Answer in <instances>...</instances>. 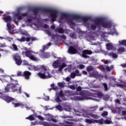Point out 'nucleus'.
I'll return each mask as SVG.
<instances>
[{
	"instance_id": "f257e3e1",
	"label": "nucleus",
	"mask_w": 126,
	"mask_h": 126,
	"mask_svg": "<svg viewBox=\"0 0 126 126\" xmlns=\"http://www.w3.org/2000/svg\"><path fill=\"white\" fill-rule=\"evenodd\" d=\"M60 16V18L58 19V21L59 23H63V22H67L69 25L71 27L72 29H74L75 27V24L73 22V20H75L77 22H83L84 25L86 26L88 29H90L92 30H95L96 27L98 28L99 34L100 35L101 38H106L108 37V35L110 34L113 35V34H116L118 35V32L116 31L115 29L111 30L110 32H100L101 30V26L103 28H111L114 26L113 22L111 21H108L105 20L103 18H97L93 21V23L90 24L89 23V19L86 17H82L79 15H73L69 16L65 13H60L59 11L55 10V21Z\"/></svg>"
},
{
	"instance_id": "f03ea898",
	"label": "nucleus",
	"mask_w": 126,
	"mask_h": 126,
	"mask_svg": "<svg viewBox=\"0 0 126 126\" xmlns=\"http://www.w3.org/2000/svg\"><path fill=\"white\" fill-rule=\"evenodd\" d=\"M76 91L74 93L73 95H79L80 96H76L71 97L72 100L74 101H84V100H93L95 102H99L100 99L95 98H103L105 101H108L110 98L109 95H104L102 92L98 90H92L93 92L91 93L87 90H82V88L80 86L76 88ZM94 97L95 98H93Z\"/></svg>"
},
{
	"instance_id": "7ed1b4c3",
	"label": "nucleus",
	"mask_w": 126,
	"mask_h": 126,
	"mask_svg": "<svg viewBox=\"0 0 126 126\" xmlns=\"http://www.w3.org/2000/svg\"><path fill=\"white\" fill-rule=\"evenodd\" d=\"M28 68L30 70H40L41 72L38 73L37 75L42 78V79H46L47 78H51L52 75H51V71L48 68H47L46 66L42 65H38L35 66L32 64H29Z\"/></svg>"
},
{
	"instance_id": "20e7f679",
	"label": "nucleus",
	"mask_w": 126,
	"mask_h": 126,
	"mask_svg": "<svg viewBox=\"0 0 126 126\" xmlns=\"http://www.w3.org/2000/svg\"><path fill=\"white\" fill-rule=\"evenodd\" d=\"M73 111L76 116L79 117H84V118H93V119H99L100 116L97 114L89 113L87 111H84L81 109V106L79 104L77 105L73 109Z\"/></svg>"
},
{
	"instance_id": "39448f33",
	"label": "nucleus",
	"mask_w": 126,
	"mask_h": 126,
	"mask_svg": "<svg viewBox=\"0 0 126 126\" xmlns=\"http://www.w3.org/2000/svg\"><path fill=\"white\" fill-rule=\"evenodd\" d=\"M10 80L12 83L7 84V86L5 88V91L8 92L9 89H12L13 92H16L18 94H21V88L22 86L18 84V82L17 80H14L12 77H10Z\"/></svg>"
},
{
	"instance_id": "423d86ee",
	"label": "nucleus",
	"mask_w": 126,
	"mask_h": 126,
	"mask_svg": "<svg viewBox=\"0 0 126 126\" xmlns=\"http://www.w3.org/2000/svg\"><path fill=\"white\" fill-rule=\"evenodd\" d=\"M0 98L1 99H2L3 100H4L7 103H10V102H12V104L13 105H14L15 108H16V107H20L21 108H24V105H23L21 103L17 102V100L14 99V98L8 96L7 95H4V94H3L1 95L0 96Z\"/></svg>"
},
{
	"instance_id": "0eeeda50",
	"label": "nucleus",
	"mask_w": 126,
	"mask_h": 126,
	"mask_svg": "<svg viewBox=\"0 0 126 126\" xmlns=\"http://www.w3.org/2000/svg\"><path fill=\"white\" fill-rule=\"evenodd\" d=\"M22 53L23 56L29 58L32 61H34V62H38L39 61V59L34 55V53L31 50L27 49L26 47H24L22 49Z\"/></svg>"
},
{
	"instance_id": "6e6552de",
	"label": "nucleus",
	"mask_w": 126,
	"mask_h": 126,
	"mask_svg": "<svg viewBox=\"0 0 126 126\" xmlns=\"http://www.w3.org/2000/svg\"><path fill=\"white\" fill-rule=\"evenodd\" d=\"M52 66L54 68H58V67H59L58 71H59V72H62V71H63V69L64 67H66V64L63 63L62 58H59L57 61L53 62Z\"/></svg>"
},
{
	"instance_id": "1a4fd4ad",
	"label": "nucleus",
	"mask_w": 126,
	"mask_h": 126,
	"mask_svg": "<svg viewBox=\"0 0 126 126\" xmlns=\"http://www.w3.org/2000/svg\"><path fill=\"white\" fill-rule=\"evenodd\" d=\"M121 82L122 84H118L115 83L116 82V79L115 78H110V82L109 83L110 86H113V87H115L117 86V87H120V88H122L124 90L126 91V82H124V81L121 80Z\"/></svg>"
},
{
	"instance_id": "9d476101",
	"label": "nucleus",
	"mask_w": 126,
	"mask_h": 126,
	"mask_svg": "<svg viewBox=\"0 0 126 126\" xmlns=\"http://www.w3.org/2000/svg\"><path fill=\"white\" fill-rule=\"evenodd\" d=\"M60 97L64 101H66V97L64 96V95H63V91L62 90H61L59 93H56L55 99H51V101L54 103H61L62 100L60 98Z\"/></svg>"
},
{
	"instance_id": "9b49d317",
	"label": "nucleus",
	"mask_w": 126,
	"mask_h": 126,
	"mask_svg": "<svg viewBox=\"0 0 126 126\" xmlns=\"http://www.w3.org/2000/svg\"><path fill=\"white\" fill-rule=\"evenodd\" d=\"M67 46H70L68 50V54L70 55H74L77 53V49H78V45L76 43L70 42L69 44H66Z\"/></svg>"
},
{
	"instance_id": "f8f14e48",
	"label": "nucleus",
	"mask_w": 126,
	"mask_h": 126,
	"mask_svg": "<svg viewBox=\"0 0 126 126\" xmlns=\"http://www.w3.org/2000/svg\"><path fill=\"white\" fill-rule=\"evenodd\" d=\"M63 108L62 107V106L60 105H59L56 106V109L60 111V112H62L63 110L67 112H71V104L70 103H64L63 104Z\"/></svg>"
},
{
	"instance_id": "ddd939ff",
	"label": "nucleus",
	"mask_w": 126,
	"mask_h": 126,
	"mask_svg": "<svg viewBox=\"0 0 126 126\" xmlns=\"http://www.w3.org/2000/svg\"><path fill=\"white\" fill-rule=\"evenodd\" d=\"M124 108L123 107H117L113 108L111 109L112 112L113 114H121V113L122 112V116H126V111H125Z\"/></svg>"
},
{
	"instance_id": "4468645a",
	"label": "nucleus",
	"mask_w": 126,
	"mask_h": 126,
	"mask_svg": "<svg viewBox=\"0 0 126 126\" xmlns=\"http://www.w3.org/2000/svg\"><path fill=\"white\" fill-rule=\"evenodd\" d=\"M50 126H76V125L70 122L65 121L64 124L62 123H59L58 124H52L50 123Z\"/></svg>"
},
{
	"instance_id": "2eb2a0df",
	"label": "nucleus",
	"mask_w": 126,
	"mask_h": 126,
	"mask_svg": "<svg viewBox=\"0 0 126 126\" xmlns=\"http://www.w3.org/2000/svg\"><path fill=\"white\" fill-rule=\"evenodd\" d=\"M13 59L15 61V63L17 65H21L22 63V60H21V57L18 55V54H15L13 56Z\"/></svg>"
},
{
	"instance_id": "dca6fc26",
	"label": "nucleus",
	"mask_w": 126,
	"mask_h": 126,
	"mask_svg": "<svg viewBox=\"0 0 126 126\" xmlns=\"http://www.w3.org/2000/svg\"><path fill=\"white\" fill-rule=\"evenodd\" d=\"M90 76L91 77H94V78H99L100 80L103 79V76L99 74L98 72L95 70L92 72H90Z\"/></svg>"
},
{
	"instance_id": "f3484780",
	"label": "nucleus",
	"mask_w": 126,
	"mask_h": 126,
	"mask_svg": "<svg viewBox=\"0 0 126 126\" xmlns=\"http://www.w3.org/2000/svg\"><path fill=\"white\" fill-rule=\"evenodd\" d=\"M36 118H37L39 119V120H40V121H44V118H43L42 116L40 115H35L34 114L30 115L28 117H27L26 119V120H30V121H34Z\"/></svg>"
},
{
	"instance_id": "a211bd4d",
	"label": "nucleus",
	"mask_w": 126,
	"mask_h": 126,
	"mask_svg": "<svg viewBox=\"0 0 126 126\" xmlns=\"http://www.w3.org/2000/svg\"><path fill=\"white\" fill-rule=\"evenodd\" d=\"M17 41H19V42H29L31 40L32 41H36L37 40V38L36 37H25V36H23L21 39H17Z\"/></svg>"
},
{
	"instance_id": "6ab92c4d",
	"label": "nucleus",
	"mask_w": 126,
	"mask_h": 126,
	"mask_svg": "<svg viewBox=\"0 0 126 126\" xmlns=\"http://www.w3.org/2000/svg\"><path fill=\"white\" fill-rule=\"evenodd\" d=\"M46 117V120L48 121L49 122H54V123H57L58 120L55 119V117L53 116V115L50 114H45Z\"/></svg>"
},
{
	"instance_id": "aec40b11",
	"label": "nucleus",
	"mask_w": 126,
	"mask_h": 126,
	"mask_svg": "<svg viewBox=\"0 0 126 126\" xmlns=\"http://www.w3.org/2000/svg\"><path fill=\"white\" fill-rule=\"evenodd\" d=\"M64 32L66 34H68V33H69V30L64 31L63 29L62 28H58L57 29H55V32L56 33H59L60 34H63V33H64Z\"/></svg>"
},
{
	"instance_id": "412c9836",
	"label": "nucleus",
	"mask_w": 126,
	"mask_h": 126,
	"mask_svg": "<svg viewBox=\"0 0 126 126\" xmlns=\"http://www.w3.org/2000/svg\"><path fill=\"white\" fill-rule=\"evenodd\" d=\"M40 52L39 56L41 59H48L51 57V55L49 53H44V51L42 50Z\"/></svg>"
},
{
	"instance_id": "4be33fe9",
	"label": "nucleus",
	"mask_w": 126,
	"mask_h": 126,
	"mask_svg": "<svg viewBox=\"0 0 126 126\" xmlns=\"http://www.w3.org/2000/svg\"><path fill=\"white\" fill-rule=\"evenodd\" d=\"M92 51H90V50H84L82 52V57L83 58H85V59H87L88 58V56H87V55H92Z\"/></svg>"
},
{
	"instance_id": "5701e85b",
	"label": "nucleus",
	"mask_w": 126,
	"mask_h": 126,
	"mask_svg": "<svg viewBox=\"0 0 126 126\" xmlns=\"http://www.w3.org/2000/svg\"><path fill=\"white\" fill-rule=\"evenodd\" d=\"M97 37H96V34H92V35H89L86 37L87 41L91 42V41H94L96 40Z\"/></svg>"
},
{
	"instance_id": "b1692460",
	"label": "nucleus",
	"mask_w": 126,
	"mask_h": 126,
	"mask_svg": "<svg viewBox=\"0 0 126 126\" xmlns=\"http://www.w3.org/2000/svg\"><path fill=\"white\" fill-rule=\"evenodd\" d=\"M7 28L10 34H12L13 33V28H12V26L10 23H7Z\"/></svg>"
},
{
	"instance_id": "393cba45",
	"label": "nucleus",
	"mask_w": 126,
	"mask_h": 126,
	"mask_svg": "<svg viewBox=\"0 0 126 126\" xmlns=\"http://www.w3.org/2000/svg\"><path fill=\"white\" fill-rule=\"evenodd\" d=\"M106 48L108 51H110L111 50H114L115 47H114V45H113L112 43H109L106 44Z\"/></svg>"
},
{
	"instance_id": "a878e982",
	"label": "nucleus",
	"mask_w": 126,
	"mask_h": 126,
	"mask_svg": "<svg viewBox=\"0 0 126 126\" xmlns=\"http://www.w3.org/2000/svg\"><path fill=\"white\" fill-rule=\"evenodd\" d=\"M23 74L26 79H29L30 75H31V72L28 71H25L24 72Z\"/></svg>"
},
{
	"instance_id": "bb28decb",
	"label": "nucleus",
	"mask_w": 126,
	"mask_h": 126,
	"mask_svg": "<svg viewBox=\"0 0 126 126\" xmlns=\"http://www.w3.org/2000/svg\"><path fill=\"white\" fill-rule=\"evenodd\" d=\"M45 31L46 32V34H47V35H48L49 36L51 37V38H54L55 37H56V35H54V34H53V32H50V31H49V30L47 29Z\"/></svg>"
},
{
	"instance_id": "cd10ccee",
	"label": "nucleus",
	"mask_w": 126,
	"mask_h": 126,
	"mask_svg": "<svg viewBox=\"0 0 126 126\" xmlns=\"http://www.w3.org/2000/svg\"><path fill=\"white\" fill-rule=\"evenodd\" d=\"M104 120L103 118L99 120H94V124H99V125H104Z\"/></svg>"
},
{
	"instance_id": "c85d7f7f",
	"label": "nucleus",
	"mask_w": 126,
	"mask_h": 126,
	"mask_svg": "<svg viewBox=\"0 0 126 126\" xmlns=\"http://www.w3.org/2000/svg\"><path fill=\"white\" fill-rule=\"evenodd\" d=\"M73 69L72 68V65L69 64L67 65V67L64 69L65 71H68L69 72H71V71Z\"/></svg>"
},
{
	"instance_id": "c756f323",
	"label": "nucleus",
	"mask_w": 126,
	"mask_h": 126,
	"mask_svg": "<svg viewBox=\"0 0 126 126\" xmlns=\"http://www.w3.org/2000/svg\"><path fill=\"white\" fill-rule=\"evenodd\" d=\"M85 122L86 123H87V124H89L90 125H91V124H95V120L94 119H86L85 120Z\"/></svg>"
},
{
	"instance_id": "7c9ffc66",
	"label": "nucleus",
	"mask_w": 126,
	"mask_h": 126,
	"mask_svg": "<svg viewBox=\"0 0 126 126\" xmlns=\"http://www.w3.org/2000/svg\"><path fill=\"white\" fill-rule=\"evenodd\" d=\"M58 86L60 88H63V87H65V82H64L63 81L61 82H58Z\"/></svg>"
},
{
	"instance_id": "2f4dec72",
	"label": "nucleus",
	"mask_w": 126,
	"mask_h": 126,
	"mask_svg": "<svg viewBox=\"0 0 126 126\" xmlns=\"http://www.w3.org/2000/svg\"><path fill=\"white\" fill-rule=\"evenodd\" d=\"M51 45V43L49 42L47 44L45 45H43L42 46V50L41 51H44L45 50L48 49V48L50 47Z\"/></svg>"
},
{
	"instance_id": "473e14b6",
	"label": "nucleus",
	"mask_w": 126,
	"mask_h": 126,
	"mask_svg": "<svg viewBox=\"0 0 126 126\" xmlns=\"http://www.w3.org/2000/svg\"><path fill=\"white\" fill-rule=\"evenodd\" d=\"M4 20L5 22H6V23H8L11 21V17L10 16H7L5 18H4Z\"/></svg>"
},
{
	"instance_id": "72a5a7b5",
	"label": "nucleus",
	"mask_w": 126,
	"mask_h": 126,
	"mask_svg": "<svg viewBox=\"0 0 126 126\" xmlns=\"http://www.w3.org/2000/svg\"><path fill=\"white\" fill-rule=\"evenodd\" d=\"M40 125H41L43 126H51V123H48L47 122H40Z\"/></svg>"
},
{
	"instance_id": "f704fd0d",
	"label": "nucleus",
	"mask_w": 126,
	"mask_h": 126,
	"mask_svg": "<svg viewBox=\"0 0 126 126\" xmlns=\"http://www.w3.org/2000/svg\"><path fill=\"white\" fill-rule=\"evenodd\" d=\"M10 49L12 50V51H18V48H17V46L16 45L13 44L12 45V47H10Z\"/></svg>"
},
{
	"instance_id": "c9c22d12",
	"label": "nucleus",
	"mask_w": 126,
	"mask_h": 126,
	"mask_svg": "<svg viewBox=\"0 0 126 126\" xmlns=\"http://www.w3.org/2000/svg\"><path fill=\"white\" fill-rule=\"evenodd\" d=\"M51 87L52 88L49 89V91H51V90H55V91H58L59 90V88L58 87L54 85H51Z\"/></svg>"
},
{
	"instance_id": "e433bc0d",
	"label": "nucleus",
	"mask_w": 126,
	"mask_h": 126,
	"mask_svg": "<svg viewBox=\"0 0 126 126\" xmlns=\"http://www.w3.org/2000/svg\"><path fill=\"white\" fill-rule=\"evenodd\" d=\"M108 56H110V57H112L113 59H117L118 58V55L116 53H110L108 54Z\"/></svg>"
},
{
	"instance_id": "4c0bfd02",
	"label": "nucleus",
	"mask_w": 126,
	"mask_h": 126,
	"mask_svg": "<svg viewBox=\"0 0 126 126\" xmlns=\"http://www.w3.org/2000/svg\"><path fill=\"white\" fill-rule=\"evenodd\" d=\"M87 70L88 71L89 74H90V72H92L91 71H93V70H94V68L91 66H89L87 67Z\"/></svg>"
},
{
	"instance_id": "58836bf2",
	"label": "nucleus",
	"mask_w": 126,
	"mask_h": 126,
	"mask_svg": "<svg viewBox=\"0 0 126 126\" xmlns=\"http://www.w3.org/2000/svg\"><path fill=\"white\" fill-rule=\"evenodd\" d=\"M104 125H110V124H113L112 120H105L104 122Z\"/></svg>"
},
{
	"instance_id": "ea45409f",
	"label": "nucleus",
	"mask_w": 126,
	"mask_h": 126,
	"mask_svg": "<svg viewBox=\"0 0 126 126\" xmlns=\"http://www.w3.org/2000/svg\"><path fill=\"white\" fill-rule=\"evenodd\" d=\"M117 52L118 54H122V53H124V52H125V48H120L118 49Z\"/></svg>"
},
{
	"instance_id": "a19ab883",
	"label": "nucleus",
	"mask_w": 126,
	"mask_h": 126,
	"mask_svg": "<svg viewBox=\"0 0 126 126\" xmlns=\"http://www.w3.org/2000/svg\"><path fill=\"white\" fill-rule=\"evenodd\" d=\"M122 101V105H123L124 106H126V96H123Z\"/></svg>"
},
{
	"instance_id": "79ce46f5",
	"label": "nucleus",
	"mask_w": 126,
	"mask_h": 126,
	"mask_svg": "<svg viewBox=\"0 0 126 126\" xmlns=\"http://www.w3.org/2000/svg\"><path fill=\"white\" fill-rule=\"evenodd\" d=\"M113 68H114L113 65H111L110 66H107L106 67V69L107 71H111V70H112V69H113Z\"/></svg>"
},
{
	"instance_id": "37998d69",
	"label": "nucleus",
	"mask_w": 126,
	"mask_h": 126,
	"mask_svg": "<svg viewBox=\"0 0 126 126\" xmlns=\"http://www.w3.org/2000/svg\"><path fill=\"white\" fill-rule=\"evenodd\" d=\"M76 86H77V85L75 86V85H68V87L70 89H72V90H75V89L76 88Z\"/></svg>"
},
{
	"instance_id": "c03bdc74",
	"label": "nucleus",
	"mask_w": 126,
	"mask_h": 126,
	"mask_svg": "<svg viewBox=\"0 0 126 126\" xmlns=\"http://www.w3.org/2000/svg\"><path fill=\"white\" fill-rule=\"evenodd\" d=\"M119 43L120 45H123V46H126V40L119 41Z\"/></svg>"
},
{
	"instance_id": "a18cd8bd",
	"label": "nucleus",
	"mask_w": 126,
	"mask_h": 126,
	"mask_svg": "<svg viewBox=\"0 0 126 126\" xmlns=\"http://www.w3.org/2000/svg\"><path fill=\"white\" fill-rule=\"evenodd\" d=\"M104 88V91H108L109 90V88H108V85L106 83H103L102 84Z\"/></svg>"
},
{
	"instance_id": "49530a36",
	"label": "nucleus",
	"mask_w": 126,
	"mask_h": 126,
	"mask_svg": "<svg viewBox=\"0 0 126 126\" xmlns=\"http://www.w3.org/2000/svg\"><path fill=\"white\" fill-rule=\"evenodd\" d=\"M70 36L73 39H76V34H75V33H74V32H72V33H70Z\"/></svg>"
},
{
	"instance_id": "de8ad7c7",
	"label": "nucleus",
	"mask_w": 126,
	"mask_h": 126,
	"mask_svg": "<svg viewBox=\"0 0 126 126\" xmlns=\"http://www.w3.org/2000/svg\"><path fill=\"white\" fill-rule=\"evenodd\" d=\"M0 38L1 39V40H2V39H4L5 40H8V41H11L12 40V39L10 38L9 37H0Z\"/></svg>"
},
{
	"instance_id": "09e8293b",
	"label": "nucleus",
	"mask_w": 126,
	"mask_h": 126,
	"mask_svg": "<svg viewBox=\"0 0 126 126\" xmlns=\"http://www.w3.org/2000/svg\"><path fill=\"white\" fill-rule=\"evenodd\" d=\"M23 65H27L28 66L29 65V63H28V61L26 60H24L22 62Z\"/></svg>"
},
{
	"instance_id": "8fccbe9b",
	"label": "nucleus",
	"mask_w": 126,
	"mask_h": 126,
	"mask_svg": "<svg viewBox=\"0 0 126 126\" xmlns=\"http://www.w3.org/2000/svg\"><path fill=\"white\" fill-rule=\"evenodd\" d=\"M61 118H62V119H71V118H72V117L71 116H61Z\"/></svg>"
},
{
	"instance_id": "3c124183",
	"label": "nucleus",
	"mask_w": 126,
	"mask_h": 126,
	"mask_svg": "<svg viewBox=\"0 0 126 126\" xmlns=\"http://www.w3.org/2000/svg\"><path fill=\"white\" fill-rule=\"evenodd\" d=\"M75 76H76V75L75 73H74V72L71 73V74H70V77L71 78H75Z\"/></svg>"
},
{
	"instance_id": "603ef678",
	"label": "nucleus",
	"mask_w": 126,
	"mask_h": 126,
	"mask_svg": "<svg viewBox=\"0 0 126 126\" xmlns=\"http://www.w3.org/2000/svg\"><path fill=\"white\" fill-rule=\"evenodd\" d=\"M74 73H75L76 75H77V76H80V75H81V74L79 73V70H76L74 72Z\"/></svg>"
},
{
	"instance_id": "864d4df0",
	"label": "nucleus",
	"mask_w": 126,
	"mask_h": 126,
	"mask_svg": "<svg viewBox=\"0 0 126 126\" xmlns=\"http://www.w3.org/2000/svg\"><path fill=\"white\" fill-rule=\"evenodd\" d=\"M102 117H106V116H108V112L104 111L103 113L101 114Z\"/></svg>"
},
{
	"instance_id": "5fc2aeb1",
	"label": "nucleus",
	"mask_w": 126,
	"mask_h": 126,
	"mask_svg": "<svg viewBox=\"0 0 126 126\" xmlns=\"http://www.w3.org/2000/svg\"><path fill=\"white\" fill-rule=\"evenodd\" d=\"M85 66L83 64H80L78 66V68H79V69H83Z\"/></svg>"
},
{
	"instance_id": "6e6d98bb",
	"label": "nucleus",
	"mask_w": 126,
	"mask_h": 126,
	"mask_svg": "<svg viewBox=\"0 0 126 126\" xmlns=\"http://www.w3.org/2000/svg\"><path fill=\"white\" fill-rule=\"evenodd\" d=\"M49 107L50 106H49L44 107V110H45V111H47L48 110H53L54 109V108H50Z\"/></svg>"
},
{
	"instance_id": "4d7b16f0",
	"label": "nucleus",
	"mask_w": 126,
	"mask_h": 126,
	"mask_svg": "<svg viewBox=\"0 0 126 126\" xmlns=\"http://www.w3.org/2000/svg\"><path fill=\"white\" fill-rule=\"evenodd\" d=\"M115 103L116 104H118V105H121V100H120L119 99H117L115 100Z\"/></svg>"
},
{
	"instance_id": "13d9d810",
	"label": "nucleus",
	"mask_w": 126,
	"mask_h": 126,
	"mask_svg": "<svg viewBox=\"0 0 126 126\" xmlns=\"http://www.w3.org/2000/svg\"><path fill=\"white\" fill-rule=\"evenodd\" d=\"M22 76V72L18 71L17 73V76Z\"/></svg>"
},
{
	"instance_id": "bf43d9fd",
	"label": "nucleus",
	"mask_w": 126,
	"mask_h": 126,
	"mask_svg": "<svg viewBox=\"0 0 126 126\" xmlns=\"http://www.w3.org/2000/svg\"><path fill=\"white\" fill-rule=\"evenodd\" d=\"M70 79H71V78H70V77H67L65 78V80L67 81V82H69V81H70Z\"/></svg>"
},
{
	"instance_id": "052dcab7",
	"label": "nucleus",
	"mask_w": 126,
	"mask_h": 126,
	"mask_svg": "<svg viewBox=\"0 0 126 126\" xmlns=\"http://www.w3.org/2000/svg\"><path fill=\"white\" fill-rule=\"evenodd\" d=\"M100 51L102 53V54H104V55H107V54H108V52H106V51H105L104 50H102V49H101L100 50Z\"/></svg>"
},
{
	"instance_id": "680f3d73",
	"label": "nucleus",
	"mask_w": 126,
	"mask_h": 126,
	"mask_svg": "<svg viewBox=\"0 0 126 126\" xmlns=\"http://www.w3.org/2000/svg\"><path fill=\"white\" fill-rule=\"evenodd\" d=\"M97 108H98V105L93 106V107H91L90 108V109H94V110H96V109H97Z\"/></svg>"
},
{
	"instance_id": "e2e57ef3",
	"label": "nucleus",
	"mask_w": 126,
	"mask_h": 126,
	"mask_svg": "<svg viewBox=\"0 0 126 126\" xmlns=\"http://www.w3.org/2000/svg\"><path fill=\"white\" fill-rule=\"evenodd\" d=\"M111 63V61L109 60H106L104 62V63H105V64H107V63Z\"/></svg>"
},
{
	"instance_id": "0e129e2a",
	"label": "nucleus",
	"mask_w": 126,
	"mask_h": 126,
	"mask_svg": "<svg viewBox=\"0 0 126 126\" xmlns=\"http://www.w3.org/2000/svg\"><path fill=\"white\" fill-rule=\"evenodd\" d=\"M44 99L45 101H49L50 100V97L48 96H46L44 98Z\"/></svg>"
},
{
	"instance_id": "69168bd1",
	"label": "nucleus",
	"mask_w": 126,
	"mask_h": 126,
	"mask_svg": "<svg viewBox=\"0 0 126 126\" xmlns=\"http://www.w3.org/2000/svg\"><path fill=\"white\" fill-rule=\"evenodd\" d=\"M31 125H32V126H36V125H38V123L35 121L34 122H32Z\"/></svg>"
},
{
	"instance_id": "338daca9",
	"label": "nucleus",
	"mask_w": 126,
	"mask_h": 126,
	"mask_svg": "<svg viewBox=\"0 0 126 126\" xmlns=\"http://www.w3.org/2000/svg\"><path fill=\"white\" fill-rule=\"evenodd\" d=\"M121 66H122V67H124V68L126 67V63L121 64Z\"/></svg>"
},
{
	"instance_id": "774afa93",
	"label": "nucleus",
	"mask_w": 126,
	"mask_h": 126,
	"mask_svg": "<svg viewBox=\"0 0 126 126\" xmlns=\"http://www.w3.org/2000/svg\"><path fill=\"white\" fill-rule=\"evenodd\" d=\"M13 21H14V23H15V24L16 25H18V21H17L15 19H14Z\"/></svg>"
}]
</instances>
